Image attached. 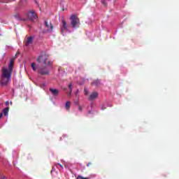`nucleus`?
<instances>
[{"mask_svg":"<svg viewBox=\"0 0 179 179\" xmlns=\"http://www.w3.org/2000/svg\"><path fill=\"white\" fill-rule=\"evenodd\" d=\"M1 86H8V83L10 82V76L12 74L8 73L7 70H1Z\"/></svg>","mask_w":179,"mask_h":179,"instance_id":"f03ea898","label":"nucleus"},{"mask_svg":"<svg viewBox=\"0 0 179 179\" xmlns=\"http://www.w3.org/2000/svg\"><path fill=\"white\" fill-rule=\"evenodd\" d=\"M78 110L79 111H83V108H82V106H80V105H78Z\"/></svg>","mask_w":179,"mask_h":179,"instance_id":"412c9836","label":"nucleus"},{"mask_svg":"<svg viewBox=\"0 0 179 179\" xmlns=\"http://www.w3.org/2000/svg\"><path fill=\"white\" fill-rule=\"evenodd\" d=\"M70 107H71V102L69 101H67L66 102V110H69Z\"/></svg>","mask_w":179,"mask_h":179,"instance_id":"dca6fc26","label":"nucleus"},{"mask_svg":"<svg viewBox=\"0 0 179 179\" xmlns=\"http://www.w3.org/2000/svg\"><path fill=\"white\" fill-rule=\"evenodd\" d=\"M3 116V113H0V118H2Z\"/></svg>","mask_w":179,"mask_h":179,"instance_id":"a878e982","label":"nucleus"},{"mask_svg":"<svg viewBox=\"0 0 179 179\" xmlns=\"http://www.w3.org/2000/svg\"><path fill=\"white\" fill-rule=\"evenodd\" d=\"M92 162H89L87 164V167H90V166H92Z\"/></svg>","mask_w":179,"mask_h":179,"instance_id":"4be33fe9","label":"nucleus"},{"mask_svg":"<svg viewBox=\"0 0 179 179\" xmlns=\"http://www.w3.org/2000/svg\"><path fill=\"white\" fill-rule=\"evenodd\" d=\"M13 16L17 20H22V17H20V14H19V13H15Z\"/></svg>","mask_w":179,"mask_h":179,"instance_id":"ddd939ff","label":"nucleus"},{"mask_svg":"<svg viewBox=\"0 0 179 179\" xmlns=\"http://www.w3.org/2000/svg\"><path fill=\"white\" fill-rule=\"evenodd\" d=\"M92 86H99L100 85V80H95L93 83H91Z\"/></svg>","mask_w":179,"mask_h":179,"instance_id":"f8f14e48","label":"nucleus"},{"mask_svg":"<svg viewBox=\"0 0 179 179\" xmlns=\"http://www.w3.org/2000/svg\"><path fill=\"white\" fill-rule=\"evenodd\" d=\"M62 31H61V34L64 35V33H65V30H66L67 27H66V21H65V20L62 19Z\"/></svg>","mask_w":179,"mask_h":179,"instance_id":"6e6552de","label":"nucleus"},{"mask_svg":"<svg viewBox=\"0 0 179 179\" xmlns=\"http://www.w3.org/2000/svg\"><path fill=\"white\" fill-rule=\"evenodd\" d=\"M49 91L52 93V96H58L59 94V90L57 89L50 88Z\"/></svg>","mask_w":179,"mask_h":179,"instance_id":"9b49d317","label":"nucleus"},{"mask_svg":"<svg viewBox=\"0 0 179 179\" xmlns=\"http://www.w3.org/2000/svg\"><path fill=\"white\" fill-rule=\"evenodd\" d=\"M70 20V24L73 29H79L80 27V20L78 17V15H71Z\"/></svg>","mask_w":179,"mask_h":179,"instance_id":"7ed1b4c3","label":"nucleus"},{"mask_svg":"<svg viewBox=\"0 0 179 179\" xmlns=\"http://www.w3.org/2000/svg\"><path fill=\"white\" fill-rule=\"evenodd\" d=\"M72 94V92H69L68 94H67V96H68V97H69V96H71V94Z\"/></svg>","mask_w":179,"mask_h":179,"instance_id":"5701e85b","label":"nucleus"},{"mask_svg":"<svg viewBox=\"0 0 179 179\" xmlns=\"http://www.w3.org/2000/svg\"><path fill=\"white\" fill-rule=\"evenodd\" d=\"M45 27L47 29L48 31H50V33H52V31L54 30V25H52L51 22L45 20Z\"/></svg>","mask_w":179,"mask_h":179,"instance_id":"0eeeda50","label":"nucleus"},{"mask_svg":"<svg viewBox=\"0 0 179 179\" xmlns=\"http://www.w3.org/2000/svg\"><path fill=\"white\" fill-rule=\"evenodd\" d=\"M76 104H78V106H79V103L78 102H76Z\"/></svg>","mask_w":179,"mask_h":179,"instance_id":"cd10ccee","label":"nucleus"},{"mask_svg":"<svg viewBox=\"0 0 179 179\" xmlns=\"http://www.w3.org/2000/svg\"><path fill=\"white\" fill-rule=\"evenodd\" d=\"M15 59H16V56H14L13 58L10 59V63L8 64V68L6 69L5 67H3L1 69V71H7L8 73H13V65L15 64Z\"/></svg>","mask_w":179,"mask_h":179,"instance_id":"39448f33","label":"nucleus"},{"mask_svg":"<svg viewBox=\"0 0 179 179\" xmlns=\"http://www.w3.org/2000/svg\"><path fill=\"white\" fill-rule=\"evenodd\" d=\"M57 166H59L62 169H64V166H62L61 164H58Z\"/></svg>","mask_w":179,"mask_h":179,"instance_id":"b1692460","label":"nucleus"},{"mask_svg":"<svg viewBox=\"0 0 179 179\" xmlns=\"http://www.w3.org/2000/svg\"><path fill=\"white\" fill-rule=\"evenodd\" d=\"M97 97H99V93L94 92L90 95L88 99L89 100L92 101V100H94V99H97Z\"/></svg>","mask_w":179,"mask_h":179,"instance_id":"9d476101","label":"nucleus"},{"mask_svg":"<svg viewBox=\"0 0 179 179\" xmlns=\"http://www.w3.org/2000/svg\"><path fill=\"white\" fill-rule=\"evenodd\" d=\"M101 3L103 5V6H107V3L106 2V0H101Z\"/></svg>","mask_w":179,"mask_h":179,"instance_id":"aec40b11","label":"nucleus"},{"mask_svg":"<svg viewBox=\"0 0 179 179\" xmlns=\"http://www.w3.org/2000/svg\"><path fill=\"white\" fill-rule=\"evenodd\" d=\"M69 89L70 90V92H72V90H73L71 83L69 84Z\"/></svg>","mask_w":179,"mask_h":179,"instance_id":"a211bd4d","label":"nucleus"},{"mask_svg":"<svg viewBox=\"0 0 179 179\" xmlns=\"http://www.w3.org/2000/svg\"><path fill=\"white\" fill-rule=\"evenodd\" d=\"M78 93H79V90H77L76 94H78Z\"/></svg>","mask_w":179,"mask_h":179,"instance_id":"bb28decb","label":"nucleus"},{"mask_svg":"<svg viewBox=\"0 0 179 179\" xmlns=\"http://www.w3.org/2000/svg\"><path fill=\"white\" fill-rule=\"evenodd\" d=\"M6 106H9V101H6Z\"/></svg>","mask_w":179,"mask_h":179,"instance_id":"393cba45","label":"nucleus"},{"mask_svg":"<svg viewBox=\"0 0 179 179\" xmlns=\"http://www.w3.org/2000/svg\"><path fill=\"white\" fill-rule=\"evenodd\" d=\"M69 89L70 90V92H72V90H73L71 83L69 84Z\"/></svg>","mask_w":179,"mask_h":179,"instance_id":"f3484780","label":"nucleus"},{"mask_svg":"<svg viewBox=\"0 0 179 179\" xmlns=\"http://www.w3.org/2000/svg\"><path fill=\"white\" fill-rule=\"evenodd\" d=\"M3 115L5 116L8 115V114L9 113V107H7L6 108H3Z\"/></svg>","mask_w":179,"mask_h":179,"instance_id":"4468645a","label":"nucleus"},{"mask_svg":"<svg viewBox=\"0 0 179 179\" xmlns=\"http://www.w3.org/2000/svg\"><path fill=\"white\" fill-rule=\"evenodd\" d=\"M10 103L12 104V101H10Z\"/></svg>","mask_w":179,"mask_h":179,"instance_id":"c85d7f7f","label":"nucleus"},{"mask_svg":"<svg viewBox=\"0 0 179 179\" xmlns=\"http://www.w3.org/2000/svg\"><path fill=\"white\" fill-rule=\"evenodd\" d=\"M50 65L40 66L38 67L37 73L41 76H47L50 75L51 71L50 70Z\"/></svg>","mask_w":179,"mask_h":179,"instance_id":"20e7f679","label":"nucleus"},{"mask_svg":"<svg viewBox=\"0 0 179 179\" xmlns=\"http://www.w3.org/2000/svg\"><path fill=\"white\" fill-rule=\"evenodd\" d=\"M36 62L40 64L41 66L49 65L50 69H52V64L51 62L48 60V55H45V53H42L36 59Z\"/></svg>","mask_w":179,"mask_h":179,"instance_id":"f257e3e1","label":"nucleus"},{"mask_svg":"<svg viewBox=\"0 0 179 179\" xmlns=\"http://www.w3.org/2000/svg\"><path fill=\"white\" fill-rule=\"evenodd\" d=\"M84 94L85 96H87V94H89V91H87V88H85L84 89Z\"/></svg>","mask_w":179,"mask_h":179,"instance_id":"6ab92c4d","label":"nucleus"},{"mask_svg":"<svg viewBox=\"0 0 179 179\" xmlns=\"http://www.w3.org/2000/svg\"><path fill=\"white\" fill-rule=\"evenodd\" d=\"M26 17H27L28 20H30L31 22H33L34 20H36L37 19V14H36V12L33 10H29L28 13L25 14Z\"/></svg>","mask_w":179,"mask_h":179,"instance_id":"423d86ee","label":"nucleus"},{"mask_svg":"<svg viewBox=\"0 0 179 179\" xmlns=\"http://www.w3.org/2000/svg\"><path fill=\"white\" fill-rule=\"evenodd\" d=\"M33 38H34L33 36H29L27 38V39L24 41L26 47L30 45V44L33 43Z\"/></svg>","mask_w":179,"mask_h":179,"instance_id":"1a4fd4ad","label":"nucleus"},{"mask_svg":"<svg viewBox=\"0 0 179 179\" xmlns=\"http://www.w3.org/2000/svg\"><path fill=\"white\" fill-rule=\"evenodd\" d=\"M31 66L34 72H37V65L35 63H31Z\"/></svg>","mask_w":179,"mask_h":179,"instance_id":"2eb2a0df","label":"nucleus"}]
</instances>
